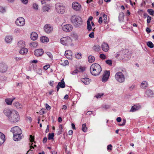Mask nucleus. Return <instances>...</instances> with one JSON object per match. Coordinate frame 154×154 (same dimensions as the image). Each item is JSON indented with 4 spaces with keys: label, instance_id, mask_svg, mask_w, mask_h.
<instances>
[{
    "label": "nucleus",
    "instance_id": "obj_9",
    "mask_svg": "<svg viewBox=\"0 0 154 154\" xmlns=\"http://www.w3.org/2000/svg\"><path fill=\"white\" fill-rule=\"evenodd\" d=\"M15 23L17 26H22L25 25V21L23 18L20 17L17 18L15 21Z\"/></svg>",
    "mask_w": 154,
    "mask_h": 154
},
{
    "label": "nucleus",
    "instance_id": "obj_25",
    "mask_svg": "<svg viewBox=\"0 0 154 154\" xmlns=\"http://www.w3.org/2000/svg\"><path fill=\"white\" fill-rule=\"evenodd\" d=\"M15 99V98L13 99L7 98L5 99V101L6 103L8 105H11L12 104L13 101Z\"/></svg>",
    "mask_w": 154,
    "mask_h": 154
},
{
    "label": "nucleus",
    "instance_id": "obj_19",
    "mask_svg": "<svg viewBox=\"0 0 154 154\" xmlns=\"http://www.w3.org/2000/svg\"><path fill=\"white\" fill-rule=\"evenodd\" d=\"M3 112L5 115L8 117H8L10 116L11 114L12 113V112H11L10 109L7 108H5L3 110Z\"/></svg>",
    "mask_w": 154,
    "mask_h": 154
},
{
    "label": "nucleus",
    "instance_id": "obj_14",
    "mask_svg": "<svg viewBox=\"0 0 154 154\" xmlns=\"http://www.w3.org/2000/svg\"><path fill=\"white\" fill-rule=\"evenodd\" d=\"M44 51L42 49H38L35 50L34 51V55L37 57L42 56L44 54Z\"/></svg>",
    "mask_w": 154,
    "mask_h": 154
},
{
    "label": "nucleus",
    "instance_id": "obj_49",
    "mask_svg": "<svg viewBox=\"0 0 154 154\" xmlns=\"http://www.w3.org/2000/svg\"><path fill=\"white\" fill-rule=\"evenodd\" d=\"M100 57L102 59L104 60L106 58V56L103 54H101L100 55Z\"/></svg>",
    "mask_w": 154,
    "mask_h": 154
},
{
    "label": "nucleus",
    "instance_id": "obj_53",
    "mask_svg": "<svg viewBox=\"0 0 154 154\" xmlns=\"http://www.w3.org/2000/svg\"><path fill=\"white\" fill-rule=\"evenodd\" d=\"M29 139L31 142L34 141V137H32V135H30Z\"/></svg>",
    "mask_w": 154,
    "mask_h": 154
},
{
    "label": "nucleus",
    "instance_id": "obj_43",
    "mask_svg": "<svg viewBox=\"0 0 154 154\" xmlns=\"http://www.w3.org/2000/svg\"><path fill=\"white\" fill-rule=\"evenodd\" d=\"M147 12L150 15H153L154 14V11L152 9H148L147 10Z\"/></svg>",
    "mask_w": 154,
    "mask_h": 154
},
{
    "label": "nucleus",
    "instance_id": "obj_52",
    "mask_svg": "<svg viewBox=\"0 0 154 154\" xmlns=\"http://www.w3.org/2000/svg\"><path fill=\"white\" fill-rule=\"evenodd\" d=\"M103 95V94H98L96 95L95 96L97 98H100L101 97V96H102Z\"/></svg>",
    "mask_w": 154,
    "mask_h": 154
},
{
    "label": "nucleus",
    "instance_id": "obj_10",
    "mask_svg": "<svg viewBox=\"0 0 154 154\" xmlns=\"http://www.w3.org/2000/svg\"><path fill=\"white\" fill-rule=\"evenodd\" d=\"M72 8L75 11H80L82 8L81 5L78 2H74L72 4Z\"/></svg>",
    "mask_w": 154,
    "mask_h": 154
},
{
    "label": "nucleus",
    "instance_id": "obj_42",
    "mask_svg": "<svg viewBox=\"0 0 154 154\" xmlns=\"http://www.w3.org/2000/svg\"><path fill=\"white\" fill-rule=\"evenodd\" d=\"M75 57L78 59H80L82 57V54L80 53H78L75 54Z\"/></svg>",
    "mask_w": 154,
    "mask_h": 154
},
{
    "label": "nucleus",
    "instance_id": "obj_23",
    "mask_svg": "<svg viewBox=\"0 0 154 154\" xmlns=\"http://www.w3.org/2000/svg\"><path fill=\"white\" fill-rule=\"evenodd\" d=\"M17 45L20 48H24L25 46V42L22 40L19 41Z\"/></svg>",
    "mask_w": 154,
    "mask_h": 154
},
{
    "label": "nucleus",
    "instance_id": "obj_21",
    "mask_svg": "<svg viewBox=\"0 0 154 154\" xmlns=\"http://www.w3.org/2000/svg\"><path fill=\"white\" fill-rule=\"evenodd\" d=\"M38 37L37 34L35 32H32L31 33L30 35V38L32 40H35Z\"/></svg>",
    "mask_w": 154,
    "mask_h": 154
},
{
    "label": "nucleus",
    "instance_id": "obj_48",
    "mask_svg": "<svg viewBox=\"0 0 154 154\" xmlns=\"http://www.w3.org/2000/svg\"><path fill=\"white\" fill-rule=\"evenodd\" d=\"M106 63L109 65H111L112 63V61L110 60H107L106 61Z\"/></svg>",
    "mask_w": 154,
    "mask_h": 154
},
{
    "label": "nucleus",
    "instance_id": "obj_40",
    "mask_svg": "<svg viewBox=\"0 0 154 154\" xmlns=\"http://www.w3.org/2000/svg\"><path fill=\"white\" fill-rule=\"evenodd\" d=\"M87 28L88 31H90L92 29V27L91 24L89 22H87Z\"/></svg>",
    "mask_w": 154,
    "mask_h": 154
},
{
    "label": "nucleus",
    "instance_id": "obj_13",
    "mask_svg": "<svg viewBox=\"0 0 154 154\" xmlns=\"http://www.w3.org/2000/svg\"><path fill=\"white\" fill-rule=\"evenodd\" d=\"M44 29L47 33H49L53 30V28L50 24H48L44 26Z\"/></svg>",
    "mask_w": 154,
    "mask_h": 154
},
{
    "label": "nucleus",
    "instance_id": "obj_54",
    "mask_svg": "<svg viewBox=\"0 0 154 154\" xmlns=\"http://www.w3.org/2000/svg\"><path fill=\"white\" fill-rule=\"evenodd\" d=\"M33 8L35 10L38 9V5L36 4H34L33 6Z\"/></svg>",
    "mask_w": 154,
    "mask_h": 154
},
{
    "label": "nucleus",
    "instance_id": "obj_60",
    "mask_svg": "<svg viewBox=\"0 0 154 154\" xmlns=\"http://www.w3.org/2000/svg\"><path fill=\"white\" fill-rule=\"evenodd\" d=\"M146 31L148 33H149L151 32V30L149 28L147 27L146 29Z\"/></svg>",
    "mask_w": 154,
    "mask_h": 154
},
{
    "label": "nucleus",
    "instance_id": "obj_15",
    "mask_svg": "<svg viewBox=\"0 0 154 154\" xmlns=\"http://www.w3.org/2000/svg\"><path fill=\"white\" fill-rule=\"evenodd\" d=\"M101 48L102 50L105 52H107L109 49V47L108 44L103 42L101 45Z\"/></svg>",
    "mask_w": 154,
    "mask_h": 154
},
{
    "label": "nucleus",
    "instance_id": "obj_7",
    "mask_svg": "<svg viewBox=\"0 0 154 154\" xmlns=\"http://www.w3.org/2000/svg\"><path fill=\"white\" fill-rule=\"evenodd\" d=\"M11 131L14 134H21L22 131L21 129L18 126H15L12 128L11 130Z\"/></svg>",
    "mask_w": 154,
    "mask_h": 154
},
{
    "label": "nucleus",
    "instance_id": "obj_63",
    "mask_svg": "<svg viewBox=\"0 0 154 154\" xmlns=\"http://www.w3.org/2000/svg\"><path fill=\"white\" fill-rule=\"evenodd\" d=\"M103 22V19L102 18V17H100L99 18V20H98V22L100 23H101Z\"/></svg>",
    "mask_w": 154,
    "mask_h": 154
},
{
    "label": "nucleus",
    "instance_id": "obj_8",
    "mask_svg": "<svg viewBox=\"0 0 154 154\" xmlns=\"http://www.w3.org/2000/svg\"><path fill=\"white\" fill-rule=\"evenodd\" d=\"M8 69L7 64L4 62L0 63V72L2 73L5 72Z\"/></svg>",
    "mask_w": 154,
    "mask_h": 154
},
{
    "label": "nucleus",
    "instance_id": "obj_51",
    "mask_svg": "<svg viewBox=\"0 0 154 154\" xmlns=\"http://www.w3.org/2000/svg\"><path fill=\"white\" fill-rule=\"evenodd\" d=\"M151 20V17L148 15L147 16V23H150Z\"/></svg>",
    "mask_w": 154,
    "mask_h": 154
},
{
    "label": "nucleus",
    "instance_id": "obj_41",
    "mask_svg": "<svg viewBox=\"0 0 154 154\" xmlns=\"http://www.w3.org/2000/svg\"><path fill=\"white\" fill-rule=\"evenodd\" d=\"M69 63L68 60H65L62 63H61L60 64L62 65H63L64 66H65L66 65H68Z\"/></svg>",
    "mask_w": 154,
    "mask_h": 154
},
{
    "label": "nucleus",
    "instance_id": "obj_1",
    "mask_svg": "<svg viewBox=\"0 0 154 154\" xmlns=\"http://www.w3.org/2000/svg\"><path fill=\"white\" fill-rule=\"evenodd\" d=\"M90 70L92 75L97 76L99 75L101 72L102 68L99 64L94 63L91 65Z\"/></svg>",
    "mask_w": 154,
    "mask_h": 154
},
{
    "label": "nucleus",
    "instance_id": "obj_45",
    "mask_svg": "<svg viewBox=\"0 0 154 154\" xmlns=\"http://www.w3.org/2000/svg\"><path fill=\"white\" fill-rule=\"evenodd\" d=\"M38 45L37 43L34 42L30 43V46L32 47L35 48Z\"/></svg>",
    "mask_w": 154,
    "mask_h": 154
},
{
    "label": "nucleus",
    "instance_id": "obj_6",
    "mask_svg": "<svg viewBox=\"0 0 154 154\" xmlns=\"http://www.w3.org/2000/svg\"><path fill=\"white\" fill-rule=\"evenodd\" d=\"M57 11L59 13L63 14L65 12V7L60 3H57L55 5Z\"/></svg>",
    "mask_w": 154,
    "mask_h": 154
},
{
    "label": "nucleus",
    "instance_id": "obj_24",
    "mask_svg": "<svg viewBox=\"0 0 154 154\" xmlns=\"http://www.w3.org/2000/svg\"><path fill=\"white\" fill-rule=\"evenodd\" d=\"M5 136L2 133L0 132V145H1L5 140Z\"/></svg>",
    "mask_w": 154,
    "mask_h": 154
},
{
    "label": "nucleus",
    "instance_id": "obj_55",
    "mask_svg": "<svg viewBox=\"0 0 154 154\" xmlns=\"http://www.w3.org/2000/svg\"><path fill=\"white\" fill-rule=\"evenodd\" d=\"M45 107L48 110H50L51 108V106H50L49 105H48V104L46 103L45 104Z\"/></svg>",
    "mask_w": 154,
    "mask_h": 154
},
{
    "label": "nucleus",
    "instance_id": "obj_31",
    "mask_svg": "<svg viewBox=\"0 0 154 154\" xmlns=\"http://www.w3.org/2000/svg\"><path fill=\"white\" fill-rule=\"evenodd\" d=\"M14 105L17 109H21L22 107V106L18 102H15L13 104Z\"/></svg>",
    "mask_w": 154,
    "mask_h": 154
},
{
    "label": "nucleus",
    "instance_id": "obj_37",
    "mask_svg": "<svg viewBox=\"0 0 154 154\" xmlns=\"http://www.w3.org/2000/svg\"><path fill=\"white\" fill-rule=\"evenodd\" d=\"M42 10L43 11H48L50 10V8L47 6H44L42 8Z\"/></svg>",
    "mask_w": 154,
    "mask_h": 154
},
{
    "label": "nucleus",
    "instance_id": "obj_38",
    "mask_svg": "<svg viewBox=\"0 0 154 154\" xmlns=\"http://www.w3.org/2000/svg\"><path fill=\"white\" fill-rule=\"evenodd\" d=\"M82 130L84 132H86L87 131V128L85 123L82 124Z\"/></svg>",
    "mask_w": 154,
    "mask_h": 154
},
{
    "label": "nucleus",
    "instance_id": "obj_35",
    "mask_svg": "<svg viewBox=\"0 0 154 154\" xmlns=\"http://www.w3.org/2000/svg\"><path fill=\"white\" fill-rule=\"evenodd\" d=\"M95 60L94 57L92 56H89L88 57V60L89 63H93Z\"/></svg>",
    "mask_w": 154,
    "mask_h": 154
},
{
    "label": "nucleus",
    "instance_id": "obj_59",
    "mask_svg": "<svg viewBox=\"0 0 154 154\" xmlns=\"http://www.w3.org/2000/svg\"><path fill=\"white\" fill-rule=\"evenodd\" d=\"M50 67V65H46L44 66V69L46 70Z\"/></svg>",
    "mask_w": 154,
    "mask_h": 154
},
{
    "label": "nucleus",
    "instance_id": "obj_30",
    "mask_svg": "<svg viewBox=\"0 0 154 154\" xmlns=\"http://www.w3.org/2000/svg\"><path fill=\"white\" fill-rule=\"evenodd\" d=\"M28 51L27 49L24 47L21 48L20 51V54H26Z\"/></svg>",
    "mask_w": 154,
    "mask_h": 154
},
{
    "label": "nucleus",
    "instance_id": "obj_12",
    "mask_svg": "<svg viewBox=\"0 0 154 154\" xmlns=\"http://www.w3.org/2000/svg\"><path fill=\"white\" fill-rule=\"evenodd\" d=\"M110 75L109 71H106L104 72L102 79V81L103 82H106L108 79Z\"/></svg>",
    "mask_w": 154,
    "mask_h": 154
},
{
    "label": "nucleus",
    "instance_id": "obj_39",
    "mask_svg": "<svg viewBox=\"0 0 154 154\" xmlns=\"http://www.w3.org/2000/svg\"><path fill=\"white\" fill-rule=\"evenodd\" d=\"M54 134L53 133H52L51 134L49 133L48 134V139L49 140L54 139Z\"/></svg>",
    "mask_w": 154,
    "mask_h": 154
},
{
    "label": "nucleus",
    "instance_id": "obj_29",
    "mask_svg": "<svg viewBox=\"0 0 154 154\" xmlns=\"http://www.w3.org/2000/svg\"><path fill=\"white\" fill-rule=\"evenodd\" d=\"M148 84L147 82L145 81H143L141 84L140 87L143 89H146L147 87Z\"/></svg>",
    "mask_w": 154,
    "mask_h": 154
},
{
    "label": "nucleus",
    "instance_id": "obj_2",
    "mask_svg": "<svg viewBox=\"0 0 154 154\" xmlns=\"http://www.w3.org/2000/svg\"><path fill=\"white\" fill-rule=\"evenodd\" d=\"M71 23L75 26H79L81 25L82 22V20L80 17L74 15L70 18Z\"/></svg>",
    "mask_w": 154,
    "mask_h": 154
},
{
    "label": "nucleus",
    "instance_id": "obj_34",
    "mask_svg": "<svg viewBox=\"0 0 154 154\" xmlns=\"http://www.w3.org/2000/svg\"><path fill=\"white\" fill-rule=\"evenodd\" d=\"M63 130V128L62 125L61 124L59 126V128L58 129V131L57 132V134L59 135L61 134Z\"/></svg>",
    "mask_w": 154,
    "mask_h": 154
},
{
    "label": "nucleus",
    "instance_id": "obj_56",
    "mask_svg": "<svg viewBox=\"0 0 154 154\" xmlns=\"http://www.w3.org/2000/svg\"><path fill=\"white\" fill-rule=\"evenodd\" d=\"M22 2L25 4H27L28 2V0H21Z\"/></svg>",
    "mask_w": 154,
    "mask_h": 154
},
{
    "label": "nucleus",
    "instance_id": "obj_4",
    "mask_svg": "<svg viewBox=\"0 0 154 154\" xmlns=\"http://www.w3.org/2000/svg\"><path fill=\"white\" fill-rule=\"evenodd\" d=\"M115 78L116 80L120 83L123 82L125 80L124 75L120 72H118L116 74Z\"/></svg>",
    "mask_w": 154,
    "mask_h": 154
},
{
    "label": "nucleus",
    "instance_id": "obj_20",
    "mask_svg": "<svg viewBox=\"0 0 154 154\" xmlns=\"http://www.w3.org/2000/svg\"><path fill=\"white\" fill-rule=\"evenodd\" d=\"M85 69V67H82V66H80L79 67L77 68V69L75 70L73 72L72 74H74L75 73H76L78 72H83L84 71Z\"/></svg>",
    "mask_w": 154,
    "mask_h": 154
},
{
    "label": "nucleus",
    "instance_id": "obj_36",
    "mask_svg": "<svg viewBox=\"0 0 154 154\" xmlns=\"http://www.w3.org/2000/svg\"><path fill=\"white\" fill-rule=\"evenodd\" d=\"M147 46L151 48H152L154 47V45L150 41H149L146 43Z\"/></svg>",
    "mask_w": 154,
    "mask_h": 154
},
{
    "label": "nucleus",
    "instance_id": "obj_32",
    "mask_svg": "<svg viewBox=\"0 0 154 154\" xmlns=\"http://www.w3.org/2000/svg\"><path fill=\"white\" fill-rule=\"evenodd\" d=\"M124 14L123 12H121L119 16V21H123L124 19Z\"/></svg>",
    "mask_w": 154,
    "mask_h": 154
},
{
    "label": "nucleus",
    "instance_id": "obj_62",
    "mask_svg": "<svg viewBox=\"0 0 154 154\" xmlns=\"http://www.w3.org/2000/svg\"><path fill=\"white\" fill-rule=\"evenodd\" d=\"M112 146L110 144L107 146V149H110V150H112Z\"/></svg>",
    "mask_w": 154,
    "mask_h": 154
},
{
    "label": "nucleus",
    "instance_id": "obj_17",
    "mask_svg": "<svg viewBox=\"0 0 154 154\" xmlns=\"http://www.w3.org/2000/svg\"><path fill=\"white\" fill-rule=\"evenodd\" d=\"M65 55L69 59H71L72 58V53L70 50L66 51Z\"/></svg>",
    "mask_w": 154,
    "mask_h": 154
},
{
    "label": "nucleus",
    "instance_id": "obj_16",
    "mask_svg": "<svg viewBox=\"0 0 154 154\" xmlns=\"http://www.w3.org/2000/svg\"><path fill=\"white\" fill-rule=\"evenodd\" d=\"M141 108V106L139 104L134 105L131 108L130 111L131 112H134L139 110Z\"/></svg>",
    "mask_w": 154,
    "mask_h": 154
},
{
    "label": "nucleus",
    "instance_id": "obj_22",
    "mask_svg": "<svg viewBox=\"0 0 154 154\" xmlns=\"http://www.w3.org/2000/svg\"><path fill=\"white\" fill-rule=\"evenodd\" d=\"M81 80V81L85 85L89 84L91 81L90 79L87 78H82Z\"/></svg>",
    "mask_w": 154,
    "mask_h": 154
},
{
    "label": "nucleus",
    "instance_id": "obj_46",
    "mask_svg": "<svg viewBox=\"0 0 154 154\" xmlns=\"http://www.w3.org/2000/svg\"><path fill=\"white\" fill-rule=\"evenodd\" d=\"M14 32L15 33H20L21 32V30L19 28H16L14 30Z\"/></svg>",
    "mask_w": 154,
    "mask_h": 154
},
{
    "label": "nucleus",
    "instance_id": "obj_26",
    "mask_svg": "<svg viewBox=\"0 0 154 154\" xmlns=\"http://www.w3.org/2000/svg\"><path fill=\"white\" fill-rule=\"evenodd\" d=\"M57 86H59L60 88V87L62 88H63L65 87V83L63 79L62 80L61 82H59L58 83Z\"/></svg>",
    "mask_w": 154,
    "mask_h": 154
},
{
    "label": "nucleus",
    "instance_id": "obj_58",
    "mask_svg": "<svg viewBox=\"0 0 154 154\" xmlns=\"http://www.w3.org/2000/svg\"><path fill=\"white\" fill-rule=\"evenodd\" d=\"M48 55L49 57L51 58H52L53 57H52V54H51L50 52H47L46 53Z\"/></svg>",
    "mask_w": 154,
    "mask_h": 154
},
{
    "label": "nucleus",
    "instance_id": "obj_5",
    "mask_svg": "<svg viewBox=\"0 0 154 154\" xmlns=\"http://www.w3.org/2000/svg\"><path fill=\"white\" fill-rule=\"evenodd\" d=\"M72 39L69 37L62 38L60 39L61 43L63 45H68L71 44Z\"/></svg>",
    "mask_w": 154,
    "mask_h": 154
},
{
    "label": "nucleus",
    "instance_id": "obj_57",
    "mask_svg": "<svg viewBox=\"0 0 154 154\" xmlns=\"http://www.w3.org/2000/svg\"><path fill=\"white\" fill-rule=\"evenodd\" d=\"M89 37L91 38H93L94 37V32H92L89 35Z\"/></svg>",
    "mask_w": 154,
    "mask_h": 154
},
{
    "label": "nucleus",
    "instance_id": "obj_64",
    "mask_svg": "<svg viewBox=\"0 0 154 154\" xmlns=\"http://www.w3.org/2000/svg\"><path fill=\"white\" fill-rule=\"evenodd\" d=\"M49 83L51 86H53L54 85V81H51Z\"/></svg>",
    "mask_w": 154,
    "mask_h": 154
},
{
    "label": "nucleus",
    "instance_id": "obj_11",
    "mask_svg": "<svg viewBox=\"0 0 154 154\" xmlns=\"http://www.w3.org/2000/svg\"><path fill=\"white\" fill-rule=\"evenodd\" d=\"M62 30L66 32H68L71 31L73 29L72 26L70 24H67L62 26Z\"/></svg>",
    "mask_w": 154,
    "mask_h": 154
},
{
    "label": "nucleus",
    "instance_id": "obj_44",
    "mask_svg": "<svg viewBox=\"0 0 154 154\" xmlns=\"http://www.w3.org/2000/svg\"><path fill=\"white\" fill-rule=\"evenodd\" d=\"M146 94L148 96H149L152 94V92L150 90H148L146 91Z\"/></svg>",
    "mask_w": 154,
    "mask_h": 154
},
{
    "label": "nucleus",
    "instance_id": "obj_28",
    "mask_svg": "<svg viewBox=\"0 0 154 154\" xmlns=\"http://www.w3.org/2000/svg\"><path fill=\"white\" fill-rule=\"evenodd\" d=\"M12 39L13 38L10 35L6 36L5 39V41L7 43H9L11 42Z\"/></svg>",
    "mask_w": 154,
    "mask_h": 154
},
{
    "label": "nucleus",
    "instance_id": "obj_18",
    "mask_svg": "<svg viewBox=\"0 0 154 154\" xmlns=\"http://www.w3.org/2000/svg\"><path fill=\"white\" fill-rule=\"evenodd\" d=\"M21 134H14L13 139L15 141H18L21 140L23 137Z\"/></svg>",
    "mask_w": 154,
    "mask_h": 154
},
{
    "label": "nucleus",
    "instance_id": "obj_61",
    "mask_svg": "<svg viewBox=\"0 0 154 154\" xmlns=\"http://www.w3.org/2000/svg\"><path fill=\"white\" fill-rule=\"evenodd\" d=\"M92 19L93 17L92 16H90L87 20V22H89L90 23H91V21L92 20Z\"/></svg>",
    "mask_w": 154,
    "mask_h": 154
},
{
    "label": "nucleus",
    "instance_id": "obj_50",
    "mask_svg": "<svg viewBox=\"0 0 154 154\" xmlns=\"http://www.w3.org/2000/svg\"><path fill=\"white\" fill-rule=\"evenodd\" d=\"M103 17L104 18L103 19V22L106 23V20L107 19V15L105 14H104L103 16Z\"/></svg>",
    "mask_w": 154,
    "mask_h": 154
},
{
    "label": "nucleus",
    "instance_id": "obj_33",
    "mask_svg": "<svg viewBox=\"0 0 154 154\" xmlns=\"http://www.w3.org/2000/svg\"><path fill=\"white\" fill-rule=\"evenodd\" d=\"M93 49L96 51H99L100 50V47L98 45H94L93 48Z\"/></svg>",
    "mask_w": 154,
    "mask_h": 154
},
{
    "label": "nucleus",
    "instance_id": "obj_3",
    "mask_svg": "<svg viewBox=\"0 0 154 154\" xmlns=\"http://www.w3.org/2000/svg\"><path fill=\"white\" fill-rule=\"evenodd\" d=\"M20 119L19 115L16 111H14L10 116L8 117V119L11 122L15 123L18 121Z\"/></svg>",
    "mask_w": 154,
    "mask_h": 154
},
{
    "label": "nucleus",
    "instance_id": "obj_47",
    "mask_svg": "<svg viewBox=\"0 0 154 154\" xmlns=\"http://www.w3.org/2000/svg\"><path fill=\"white\" fill-rule=\"evenodd\" d=\"M0 11L2 13H4L6 11L5 8L4 7H0Z\"/></svg>",
    "mask_w": 154,
    "mask_h": 154
},
{
    "label": "nucleus",
    "instance_id": "obj_27",
    "mask_svg": "<svg viewBox=\"0 0 154 154\" xmlns=\"http://www.w3.org/2000/svg\"><path fill=\"white\" fill-rule=\"evenodd\" d=\"M40 40L42 43L48 42L49 41L48 38L45 36L41 37L40 38Z\"/></svg>",
    "mask_w": 154,
    "mask_h": 154
}]
</instances>
